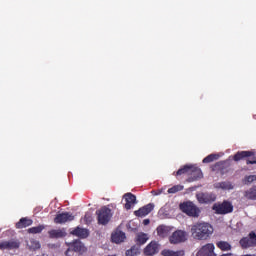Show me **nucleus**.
Masks as SVG:
<instances>
[{"instance_id":"f257e3e1","label":"nucleus","mask_w":256,"mask_h":256,"mask_svg":"<svg viewBox=\"0 0 256 256\" xmlns=\"http://www.w3.org/2000/svg\"><path fill=\"white\" fill-rule=\"evenodd\" d=\"M213 226L207 222H198L191 227V234L198 241H207L213 235Z\"/></svg>"},{"instance_id":"f03ea898","label":"nucleus","mask_w":256,"mask_h":256,"mask_svg":"<svg viewBox=\"0 0 256 256\" xmlns=\"http://www.w3.org/2000/svg\"><path fill=\"white\" fill-rule=\"evenodd\" d=\"M180 210L182 213H185L188 215V217H199L201 214V210L195 203L188 201V202H183L180 204Z\"/></svg>"},{"instance_id":"7ed1b4c3","label":"nucleus","mask_w":256,"mask_h":256,"mask_svg":"<svg viewBox=\"0 0 256 256\" xmlns=\"http://www.w3.org/2000/svg\"><path fill=\"white\" fill-rule=\"evenodd\" d=\"M243 159H247L246 165H256V156H255V152L253 151H238L233 156V161H236V162L243 161Z\"/></svg>"},{"instance_id":"20e7f679","label":"nucleus","mask_w":256,"mask_h":256,"mask_svg":"<svg viewBox=\"0 0 256 256\" xmlns=\"http://www.w3.org/2000/svg\"><path fill=\"white\" fill-rule=\"evenodd\" d=\"M212 209L215 211L216 215H227L233 213V204L224 200L222 203H215Z\"/></svg>"},{"instance_id":"39448f33","label":"nucleus","mask_w":256,"mask_h":256,"mask_svg":"<svg viewBox=\"0 0 256 256\" xmlns=\"http://www.w3.org/2000/svg\"><path fill=\"white\" fill-rule=\"evenodd\" d=\"M96 215L98 219V225H107L111 221V217H113V214H111V209L106 206L97 210Z\"/></svg>"},{"instance_id":"423d86ee","label":"nucleus","mask_w":256,"mask_h":256,"mask_svg":"<svg viewBox=\"0 0 256 256\" xmlns=\"http://www.w3.org/2000/svg\"><path fill=\"white\" fill-rule=\"evenodd\" d=\"M196 199L201 204H207L215 202L217 196L213 192H200L196 194Z\"/></svg>"},{"instance_id":"0eeeda50","label":"nucleus","mask_w":256,"mask_h":256,"mask_svg":"<svg viewBox=\"0 0 256 256\" xmlns=\"http://www.w3.org/2000/svg\"><path fill=\"white\" fill-rule=\"evenodd\" d=\"M169 241L172 245L185 243V241H187V232L182 230H177L173 232V234L170 236Z\"/></svg>"},{"instance_id":"6e6552de","label":"nucleus","mask_w":256,"mask_h":256,"mask_svg":"<svg viewBox=\"0 0 256 256\" xmlns=\"http://www.w3.org/2000/svg\"><path fill=\"white\" fill-rule=\"evenodd\" d=\"M240 246L243 249H249V247H255L256 245V233L250 232L247 237H243L240 241Z\"/></svg>"},{"instance_id":"1a4fd4ad","label":"nucleus","mask_w":256,"mask_h":256,"mask_svg":"<svg viewBox=\"0 0 256 256\" xmlns=\"http://www.w3.org/2000/svg\"><path fill=\"white\" fill-rule=\"evenodd\" d=\"M74 220L75 216L73 214H71L70 212H63L55 216L54 223H56V225H63V223H67L69 221Z\"/></svg>"},{"instance_id":"9d476101","label":"nucleus","mask_w":256,"mask_h":256,"mask_svg":"<svg viewBox=\"0 0 256 256\" xmlns=\"http://www.w3.org/2000/svg\"><path fill=\"white\" fill-rule=\"evenodd\" d=\"M192 171H196V173L201 175V168L194 165H184L176 172V177H179L180 175H191Z\"/></svg>"},{"instance_id":"9b49d317","label":"nucleus","mask_w":256,"mask_h":256,"mask_svg":"<svg viewBox=\"0 0 256 256\" xmlns=\"http://www.w3.org/2000/svg\"><path fill=\"white\" fill-rule=\"evenodd\" d=\"M123 199L125 200L124 208L126 211H129L131 208H133L137 203V196H135L133 193L128 192L123 195Z\"/></svg>"},{"instance_id":"f8f14e48","label":"nucleus","mask_w":256,"mask_h":256,"mask_svg":"<svg viewBox=\"0 0 256 256\" xmlns=\"http://www.w3.org/2000/svg\"><path fill=\"white\" fill-rule=\"evenodd\" d=\"M21 247V243L18 240H9L0 242V251H11L13 249H19Z\"/></svg>"},{"instance_id":"ddd939ff","label":"nucleus","mask_w":256,"mask_h":256,"mask_svg":"<svg viewBox=\"0 0 256 256\" xmlns=\"http://www.w3.org/2000/svg\"><path fill=\"white\" fill-rule=\"evenodd\" d=\"M161 245L157 241H151L145 248H144V255L146 256H153L159 253Z\"/></svg>"},{"instance_id":"4468645a","label":"nucleus","mask_w":256,"mask_h":256,"mask_svg":"<svg viewBox=\"0 0 256 256\" xmlns=\"http://www.w3.org/2000/svg\"><path fill=\"white\" fill-rule=\"evenodd\" d=\"M197 256H217V254H215V245H213V243H208L202 246L197 252Z\"/></svg>"},{"instance_id":"2eb2a0df","label":"nucleus","mask_w":256,"mask_h":256,"mask_svg":"<svg viewBox=\"0 0 256 256\" xmlns=\"http://www.w3.org/2000/svg\"><path fill=\"white\" fill-rule=\"evenodd\" d=\"M153 209H155V204L149 203V204L139 208L138 210L134 211V215L136 217H147V215H149V213H151V211H153Z\"/></svg>"},{"instance_id":"dca6fc26","label":"nucleus","mask_w":256,"mask_h":256,"mask_svg":"<svg viewBox=\"0 0 256 256\" xmlns=\"http://www.w3.org/2000/svg\"><path fill=\"white\" fill-rule=\"evenodd\" d=\"M75 251V253H85L87 251V248L85 247V244H83L79 240H75L71 245L70 248L66 251V255H69V252Z\"/></svg>"},{"instance_id":"f3484780","label":"nucleus","mask_w":256,"mask_h":256,"mask_svg":"<svg viewBox=\"0 0 256 256\" xmlns=\"http://www.w3.org/2000/svg\"><path fill=\"white\" fill-rule=\"evenodd\" d=\"M48 235L50 239H63V237H67V232L64 228L52 229L48 231Z\"/></svg>"},{"instance_id":"a211bd4d","label":"nucleus","mask_w":256,"mask_h":256,"mask_svg":"<svg viewBox=\"0 0 256 256\" xmlns=\"http://www.w3.org/2000/svg\"><path fill=\"white\" fill-rule=\"evenodd\" d=\"M71 234L79 237V239H87L89 237V230L87 228L76 227Z\"/></svg>"},{"instance_id":"6ab92c4d","label":"nucleus","mask_w":256,"mask_h":256,"mask_svg":"<svg viewBox=\"0 0 256 256\" xmlns=\"http://www.w3.org/2000/svg\"><path fill=\"white\" fill-rule=\"evenodd\" d=\"M33 225V220L24 217L21 218L17 223H16V229H25L26 227H31Z\"/></svg>"},{"instance_id":"aec40b11","label":"nucleus","mask_w":256,"mask_h":256,"mask_svg":"<svg viewBox=\"0 0 256 256\" xmlns=\"http://www.w3.org/2000/svg\"><path fill=\"white\" fill-rule=\"evenodd\" d=\"M214 187L215 189H223L224 191H231V189H234L233 184L229 181L215 183Z\"/></svg>"},{"instance_id":"412c9836","label":"nucleus","mask_w":256,"mask_h":256,"mask_svg":"<svg viewBox=\"0 0 256 256\" xmlns=\"http://www.w3.org/2000/svg\"><path fill=\"white\" fill-rule=\"evenodd\" d=\"M125 239H126V236H125V232L123 231L116 232L111 236V240L113 243H123Z\"/></svg>"},{"instance_id":"4be33fe9","label":"nucleus","mask_w":256,"mask_h":256,"mask_svg":"<svg viewBox=\"0 0 256 256\" xmlns=\"http://www.w3.org/2000/svg\"><path fill=\"white\" fill-rule=\"evenodd\" d=\"M162 256H185V250H177V251H173V250H169V249H164L161 252Z\"/></svg>"},{"instance_id":"5701e85b","label":"nucleus","mask_w":256,"mask_h":256,"mask_svg":"<svg viewBox=\"0 0 256 256\" xmlns=\"http://www.w3.org/2000/svg\"><path fill=\"white\" fill-rule=\"evenodd\" d=\"M27 247L30 251H37V249H41V243L38 240L30 239L27 242Z\"/></svg>"},{"instance_id":"b1692460","label":"nucleus","mask_w":256,"mask_h":256,"mask_svg":"<svg viewBox=\"0 0 256 256\" xmlns=\"http://www.w3.org/2000/svg\"><path fill=\"white\" fill-rule=\"evenodd\" d=\"M158 237H167L169 235V227L160 225L156 229Z\"/></svg>"},{"instance_id":"393cba45","label":"nucleus","mask_w":256,"mask_h":256,"mask_svg":"<svg viewBox=\"0 0 256 256\" xmlns=\"http://www.w3.org/2000/svg\"><path fill=\"white\" fill-rule=\"evenodd\" d=\"M216 247H218V249H220L221 251H231V244L226 241H218L216 243Z\"/></svg>"},{"instance_id":"a878e982","label":"nucleus","mask_w":256,"mask_h":256,"mask_svg":"<svg viewBox=\"0 0 256 256\" xmlns=\"http://www.w3.org/2000/svg\"><path fill=\"white\" fill-rule=\"evenodd\" d=\"M148 240H149V237H147V234L145 233H140L136 237L137 245H145Z\"/></svg>"},{"instance_id":"bb28decb","label":"nucleus","mask_w":256,"mask_h":256,"mask_svg":"<svg viewBox=\"0 0 256 256\" xmlns=\"http://www.w3.org/2000/svg\"><path fill=\"white\" fill-rule=\"evenodd\" d=\"M190 176L191 177L188 178L189 183L197 181V179H201L203 177V172L200 170L199 174L197 171L194 170L190 173Z\"/></svg>"},{"instance_id":"cd10ccee","label":"nucleus","mask_w":256,"mask_h":256,"mask_svg":"<svg viewBox=\"0 0 256 256\" xmlns=\"http://www.w3.org/2000/svg\"><path fill=\"white\" fill-rule=\"evenodd\" d=\"M44 229H45V225H38V226L29 228L27 231L32 235H37V233H42Z\"/></svg>"},{"instance_id":"c85d7f7f","label":"nucleus","mask_w":256,"mask_h":256,"mask_svg":"<svg viewBox=\"0 0 256 256\" xmlns=\"http://www.w3.org/2000/svg\"><path fill=\"white\" fill-rule=\"evenodd\" d=\"M217 159H219L218 154H210L202 160V163H213V161H217Z\"/></svg>"},{"instance_id":"c756f323","label":"nucleus","mask_w":256,"mask_h":256,"mask_svg":"<svg viewBox=\"0 0 256 256\" xmlns=\"http://www.w3.org/2000/svg\"><path fill=\"white\" fill-rule=\"evenodd\" d=\"M256 181V175H248L245 176L243 179V184L244 185H251V183Z\"/></svg>"},{"instance_id":"7c9ffc66","label":"nucleus","mask_w":256,"mask_h":256,"mask_svg":"<svg viewBox=\"0 0 256 256\" xmlns=\"http://www.w3.org/2000/svg\"><path fill=\"white\" fill-rule=\"evenodd\" d=\"M183 185H174L173 187L168 189L169 194L179 193V191H183Z\"/></svg>"},{"instance_id":"2f4dec72","label":"nucleus","mask_w":256,"mask_h":256,"mask_svg":"<svg viewBox=\"0 0 256 256\" xmlns=\"http://www.w3.org/2000/svg\"><path fill=\"white\" fill-rule=\"evenodd\" d=\"M139 254V248L132 246L131 249L126 251V256H137Z\"/></svg>"},{"instance_id":"473e14b6","label":"nucleus","mask_w":256,"mask_h":256,"mask_svg":"<svg viewBox=\"0 0 256 256\" xmlns=\"http://www.w3.org/2000/svg\"><path fill=\"white\" fill-rule=\"evenodd\" d=\"M149 223H151V220L149 219L143 220V225H149Z\"/></svg>"},{"instance_id":"72a5a7b5","label":"nucleus","mask_w":256,"mask_h":256,"mask_svg":"<svg viewBox=\"0 0 256 256\" xmlns=\"http://www.w3.org/2000/svg\"><path fill=\"white\" fill-rule=\"evenodd\" d=\"M219 165V163H217V164H214L213 166H212V171H217V166Z\"/></svg>"}]
</instances>
